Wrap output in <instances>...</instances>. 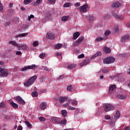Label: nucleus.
Segmentation results:
<instances>
[{
	"label": "nucleus",
	"mask_w": 130,
	"mask_h": 130,
	"mask_svg": "<svg viewBox=\"0 0 130 130\" xmlns=\"http://www.w3.org/2000/svg\"><path fill=\"white\" fill-rule=\"evenodd\" d=\"M37 79V76H33L28 79L26 83H24L25 87H30L31 85L34 84V82Z\"/></svg>",
	"instance_id": "f257e3e1"
},
{
	"label": "nucleus",
	"mask_w": 130,
	"mask_h": 130,
	"mask_svg": "<svg viewBox=\"0 0 130 130\" xmlns=\"http://www.w3.org/2000/svg\"><path fill=\"white\" fill-rule=\"evenodd\" d=\"M114 61H115V58L112 56H109L104 59V63H106V64L112 63Z\"/></svg>",
	"instance_id": "f03ea898"
},
{
	"label": "nucleus",
	"mask_w": 130,
	"mask_h": 130,
	"mask_svg": "<svg viewBox=\"0 0 130 130\" xmlns=\"http://www.w3.org/2000/svg\"><path fill=\"white\" fill-rule=\"evenodd\" d=\"M104 107L105 108V111L106 112H108L115 109V107H114L113 105H110L109 104L104 105Z\"/></svg>",
	"instance_id": "7ed1b4c3"
},
{
	"label": "nucleus",
	"mask_w": 130,
	"mask_h": 130,
	"mask_svg": "<svg viewBox=\"0 0 130 130\" xmlns=\"http://www.w3.org/2000/svg\"><path fill=\"white\" fill-rule=\"evenodd\" d=\"M9 71L4 68H0V77H8Z\"/></svg>",
	"instance_id": "20e7f679"
},
{
	"label": "nucleus",
	"mask_w": 130,
	"mask_h": 130,
	"mask_svg": "<svg viewBox=\"0 0 130 130\" xmlns=\"http://www.w3.org/2000/svg\"><path fill=\"white\" fill-rule=\"evenodd\" d=\"M34 69H37V67L35 64H32L31 66L21 68V71H22V72H25V71H28V70H33Z\"/></svg>",
	"instance_id": "39448f33"
},
{
	"label": "nucleus",
	"mask_w": 130,
	"mask_h": 130,
	"mask_svg": "<svg viewBox=\"0 0 130 130\" xmlns=\"http://www.w3.org/2000/svg\"><path fill=\"white\" fill-rule=\"evenodd\" d=\"M89 6L87 4H84V5L79 7V11L81 13H87V10Z\"/></svg>",
	"instance_id": "423d86ee"
},
{
	"label": "nucleus",
	"mask_w": 130,
	"mask_h": 130,
	"mask_svg": "<svg viewBox=\"0 0 130 130\" xmlns=\"http://www.w3.org/2000/svg\"><path fill=\"white\" fill-rule=\"evenodd\" d=\"M15 100L17 101V102H18V103L19 104H22V105H24L25 103H26L25 101H24V100H23V99H22V98L19 95L16 96Z\"/></svg>",
	"instance_id": "0eeeda50"
},
{
	"label": "nucleus",
	"mask_w": 130,
	"mask_h": 130,
	"mask_svg": "<svg viewBox=\"0 0 130 130\" xmlns=\"http://www.w3.org/2000/svg\"><path fill=\"white\" fill-rule=\"evenodd\" d=\"M84 40V36H81L79 38L78 41L75 42L74 44V46H78L79 44H81Z\"/></svg>",
	"instance_id": "6e6552de"
},
{
	"label": "nucleus",
	"mask_w": 130,
	"mask_h": 130,
	"mask_svg": "<svg viewBox=\"0 0 130 130\" xmlns=\"http://www.w3.org/2000/svg\"><path fill=\"white\" fill-rule=\"evenodd\" d=\"M112 15L114 18L117 19V20H123V15H117L116 13H114V12H112Z\"/></svg>",
	"instance_id": "1a4fd4ad"
},
{
	"label": "nucleus",
	"mask_w": 130,
	"mask_h": 130,
	"mask_svg": "<svg viewBox=\"0 0 130 130\" xmlns=\"http://www.w3.org/2000/svg\"><path fill=\"white\" fill-rule=\"evenodd\" d=\"M47 38L48 39H54L55 38V36L54 35V34L52 32H48L47 34Z\"/></svg>",
	"instance_id": "9d476101"
},
{
	"label": "nucleus",
	"mask_w": 130,
	"mask_h": 130,
	"mask_svg": "<svg viewBox=\"0 0 130 130\" xmlns=\"http://www.w3.org/2000/svg\"><path fill=\"white\" fill-rule=\"evenodd\" d=\"M49 20H51V14L48 13L45 17V19L42 20L43 22H47V21H49Z\"/></svg>",
	"instance_id": "9b49d317"
},
{
	"label": "nucleus",
	"mask_w": 130,
	"mask_h": 130,
	"mask_svg": "<svg viewBox=\"0 0 130 130\" xmlns=\"http://www.w3.org/2000/svg\"><path fill=\"white\" fill-rule=\"evenodd\" d=\"M121 6V3H119V2H117L113 3L112 7L114 9H117V8H119Z\"/></svg>",
	"instance_id": "f8f14e48"
},
{
	"label": "nucleus",
	"mask_w": 130,
	"mask_h": 130,
	"mask_svg": "<svg viewBox=\"0 0 130 130\" xmlns=\"http://www.w3.org/2000/svg\"><path fill=\"white\" fill-rule=\"evenodd\" d=\"M115 89H116V85H111L109 88V93H112V92H113V91H114Z\"/></svg>",
	"instance_id": "ddd939ff"
},
{
	"label": "nucleus",
	"mask_w": 130,
	"mask_h": 130,
	"mask_svg": "<svg viewBox=\"0 0 130 130\" xmlns=\"http://www.w3.org/2000/svg\"><path fill=\"white\" fill-rule=\"evenodd\" d=\"M117 97L118 98V99H122V100L126 99V95L125 94H119L117 95Z\"/></svg>",
	"instance_id": "4468645a"
},
{
	"label": "nucleus",
	"mask_w": 130,
	"mask_h": 130,
	"mask_svg": "<svg viewBox=\"0 0 130 130\" xmlns=\"http://www.w3.org/2000/svg\"><path fill=\"white\" fill-rule=\"evenodd\" d=\"M103 50L106 54H108L110 53V52H111V50L110 49V48H108L107 47H104L103 48Z\"/></svg>",
	"instance_id": "2eb2a0df"
},
{
	"label": "nucleus",
	"mask_w": 130,
	"mask_h": 130,
	"mask_svg": "<svg viewBox=\"0 0 130 130\" xmlns=\"http://www.w3.org/2000/svg\"><path fill=\"white\" fill-rule=\"evenodd\" d=\"M66 101H68V98L60 96L59 98V103H63V102H66Z\"/></svg>",
	"instance_id": "dca6fc26"
},
{
	"label": "nucleus",
	"mask_w": 130,
	"mask_h": 130,
	"mask_svg": "<svg viewBox=\"0 0 130 130\" xmlns=\"http://www.w3.org/2000/svg\"><path fill=\"white\" fill-rule=\"evenodd\" d=\"M46 103L43 102L41 104L40 106V108H41V109H42V110H44L45 109H46Z\"/></svg>",
	"instance_id": "f3484780"
},
{
	"label": "nucleus",
	"mask_w": 130,
	"mask_h": 130,
	"mask_svg": "<svg viewBox=\"0 0 130 130\" xmlns=\"http://www.w3.org/2000/svg\"><path fill=\"white\" fill-rule=\"evenodd\" d=\"M52 121L54 122H55L57 124H59L60 123V121L59 120V118L54 117L52 118Z\"/></svg>",
	"instance_id": "a211bd4d"
},
{
	"label": "nucleus",
	"mask_w": 130,
	"mask_h": 130,
	"mask_svg": "<svg viewBox=\"0 0 130 130\" xmlns=\"http://www.w3.org/2000/svg\"><path fill=\"white\" fill-rule=\"evenodd\" d=\"M130 39V36L128 35H126L124 37H123L121 40L122 42H125V40H127Z\"/></svg>",
	"instance_id": "6ab92c4d"
},
{
	"label": "nucleus",
	"mask_w": 130,
	"mask_h": 130,
	"mask_svg": "<svg viewBox=\"0 0 130 130\" xmlns=\"http://www.w3.org/2000/svg\"><path fill=\"white\" fill-rule=\"evenodd\" d=\"M120 117V113L119 112V111H117V112H116V113L114 115V118H115V119H118V118H119Z\"/></svg>",
	"instance_id": "aec40b11"
},
{
	"label": "nucleus",
	"mask_w": 130,
	"mask_h": 130,
	"mask_svg": "<svg viewBox=\"0 0 130 130\" xmlns=\"http://www.w3.org/2000/svg\"><path fill=\"white\" fill-rule=\"evenodd\" d=\"M102 55V52L99 51L96 54H95L93 56L91 57V59H93V58H95V57H97V56H100Z\"/></svg>",
	"instance_id": "412c9836"
},
{
	"label": "nucleus",
	"mask_w": 130,
	"mask_h": 130,
	"mask_svg": "<svg viewBox=\"0 0 130 130\" xmlns=\"http://www.w3.org/2000/svg\"><path fill=\"white\" fill-rule=\"evenodd\" d=\"M10 105H11V106H12V107L14 108L15 109H18V107L19 106L17 104L15 103L14 102H11Z\"/></svg>",
	"instance_id": "4be33fe9"
},
{
	"label": "nucleus",
	"mask_w": 130,
	"mask_h": 130,
	"mask_svg": "<svg viewBox=\"0 0 130 130\" xmlns=\"http://www.w3.org/2000/svg\"><path fill=\"white\" fill-rule=\"evenodd\" d=\"M22 48L23 50H25V49H27V45L25 44H22L20 46H18V50H20Z\"/></svg>",
	"instance_id": "5701e85b"
},
{
	"label": "nucleus",
	"mask_w": 130,
	"mask_h": 130,
	"mask_svg": "<svg viewBox=\"0 0 130 130\" xmlns=\"http://www.w3.org/2000/svg\"><path fill=\"white\" fill-rule=\"evenodd\" d=\"M9 44H12L13 46H17V47H19V45H18V43L16 41H11L9 42Z\"/></svg>",
	"instance_id": "b1692460"
},
{
	"label": "nucleus",
	"mask_w": 130,
	"mask_h": 130,
	"mask_svg": "<svg viewBox=\"0 0 130 130\" xmlns=\"http://www.w3.org/2000/svg\"><path fill=\"white\" fill-rule=\"evenodd\" d=\"M80 32H75L73 35V39H77V38H78V37H79V36H80Z\"/></svg>",
	"instance_id": "393cba45"
},
{
	"label": "nucleus",
	"mask_w": 130,
	"mask_h": 130,
	"mask_svg": "<svg viewBox=\"0 0 130 130\" xmlns=\"http://www.w3.org/2000/svg\"><path fill=\"white\" fill-rule=\"evenodd\" d=\"M102 40H106V39L105 37L103 38L98 37L95 39V41H97L98 42H99V41H102Z\"/></svg>",
	"instance_id": "a878e982"
},
{
	"label": "nucleus",
	"mask_w": 130,
	"mask_h": 130,
	"mask_svg": "<svg viewBox=\"0 0 130 130\" xmlns=\"http://www.w3.org/2000/svg\"><path fill=\"white\" fill-rule=\"evenodd\" d=\"M62 46V44L58 43L55 45V48H56V49H60V48H61Z\"/></svg>",
	"instance_id": "bb28decb"
},
{
	"label": "nucleus",
	"mask_w": 130,
	"mask_h": 130,
	"mask_svg": "<svg viewBox=\"0 0 130 130\" xmlns=\"http://www.w3.org/2000/svg\"><path fill=\"white\" fill-rule=\"evenodd\" d=\"M76 67V64H71L68 66V69H69V70H72V69H75Z\"/></svg>",
	"instance_id": "cd10ccee"
},
{
	"label": "nucleus",
	"mask_w": 130,
	"mask_h": 130,
	"mask_svg": "<svg viewBox=\"0 0 130 130\" xmlns=\"http://www.w3.org/2000/svg\"><path fill=\"white\" fill-rule=\"evenodd\" d=\"M28 35V33H23L18 35L16 37H26Z\"/></svg>",
	"instance_id": "c85d7f7f"
},
{
	"label": "nucleus",
	"mask_w": 130,
	"mask_h": 130,
	"mask_svg": "<svg viewBox=\"0 0 130 130\" xmlns=\"http://www.w3.org/2000/svg\"><path fill=\"white\" fill-rule=\"evenodd\" d=\"M42 3V0H37V1L34 4V5L35 7H37L38 5H40V4H41Z\"/></svg>",
	"instance_id": "c756f323"
},
{
	"label": "nucleus",
	"mask_w": 130,
	"mask_h": 130,
	"mask_svg": "<svg viewBox=\"0 0 130 130\" xmlns=\"http://www.w3.org/2000/svg\"><path fill=\"white\" fill-rule=\"evenodd\" d=\"M31 95L32 97H37L38 96V92L36 90H35L32 92Z\"/></svg>",
	"instance_id": "7c9ffc66"
},
{
	"label": "nucleus",
	"mask_w": 130,
	"mask_h": 130,
	"mask_svg": "<svg viewBox=\"0 0 130 130\" xmlns=\"http://www.w3.org/2000/svg\"><path fill=\"white\" fill-rule=\"evenodd\" d=\"M69 16H63L61 18L62 21H64V22L68 21V20H69Z\"/></svg>",
	"instance_id": "2f4dec72"
},
{
	"label": "nucleus",
	"mask_w": 130,
	"mask_h": 130,
	"mask_svg": "<svg viewBox=\"0 0 130 130\" xmlns=\"http://www.w3.org/2000/svg\"><path fill=\"white\" fill-rule=\"evenodd\" d=\"M61 113L64 117H66V116H67L68 114V112H67V111H66V110H62Z\"/></svg>",
	"instance_id": "473e14b6"
},
{
	"label": "nucleus",
	"mask_w": 130,
	"mask_h": 130,
	"mask_svg": "<svg viewBox=\"0 0 130 130\" xmlns=\"http://www.w3.org/2000/svg\"><path fill=\"white\" fill-rule=\"evenodd\" d=\"M72 6V3H66L65 4H64L63 7L64 8H69Z\"/></svg>",
	"instance_id": "72a5a7b5"
},
{
	"label": "nucleus",
	"mask_w": 130,
	"mask_h": 130,
	"mask_svg": "<svg viewBox=\"0 0 130 130\" xmlns=\"http://www.w3.org/2000/svg\"><path fill=\"white\" fill-rule=\"evenodd\" d=\"M33 0H24L23 3L24 5H28V4H30V3H32Z\"/></svg>",
	"instance_id": "f704fd0d"
},
{
	"label": "nucleus",
	"mask_w": 130,
	"mask_h": 130,
	"mask_svg": "<svg viewBox=\"0 0 130 130\" xmlns=\"http://www.w3.org/2000/svg\"><path fill=\"white\" fill-rule=\"evenodd\" d=\"M111 34V31L110 30H106L105 32L104 35L105 36H109L110 34Z\"/></svg>",
	"instance_id": "c9c22d12"
},
{
	"label": "nucleus",
	"mask_w": 130,
	"mask_h": 130,
	"mask_svg": "<svg viewBox=\"0 0 130 130\" xmlns=\"http://www.w3.org/2000/svg\"><path fill=\"white\" fill-rule=\"evenodd\" d=\"M71 104H72V105H78V102L76 100H71Z\"/></svg>",
	"instance_id": "e433bc0d"
},
{
	"label": "nucleus",
	"mask_w": 130,
	"mask_h": 130,
	"mask_svg": "<svg viewBox=\"0 0 130 130\" xmlns=\"http://www.w3.org/2000/svg\"><path fill=\"white\" fill-rule=\"evenodd\" d=\"M25 123L28 127H31L32 126V125L31 124V123H30V122H29V121H25Z\"/></svg>",
	"instance_id": "4c0bfd02"
},
{
	"label": "nucleus",
	"mask_w": 130,
	"mask_h": 130,
	"mask_svg": "<svg viewBox=\"0 0 130 130\" xmlns=\"http://www.w3.org/2000/svg\"><path fill=\"white\" fill-rule=\"evenodd\" d=\"M0 107H1V108H6V104H5L4 102H2L0 104Z\"/></svg>",
	"instance_id": "58836bf2"
},
{
	"label": "nucleus",
	"mask_w": 130,
	"mask_h": 130,
	"mask_svg": "<svg viewBox=\"0 0 130 130\" xmlns=\"http://www.w3.org/2000/svg\"><path fill=\"white\" fill-rule=\"evenodd\" d=\"M60 124L65 125V124H67V120L66 119L62 120V121H60Z\"/></svg>",
	"instance_id": "ea45409f"
},
{
	"label": "nucleus",
	"mask_w": 130,
	"mask_h": 130,
	"mask_svg": "<svg viewBox=\"0 0 130 130\" xmlns=\"http://www.w3.org/2000/svg\"><path fill=\"white\" fill-rule=\"evenodd\" d=\"M39 44V43H38V42L37 41H35L33 44L32 45L34 46V47H36V46H38V45Z\"/></svg>",
	"instance_id": "a19ab883"
},
{
	"label": "nucleus",
	"mask_w": 130,
	"mask_h": 130,
	"mask_svg": "<svg viewBox=\"0 0 130 130\" xmlns=\"http://www.w3.org/2000/svg\"><path fill=\"white\" fill-rule=\"evenodd\" d=\"M102 72L104 73H108V72H109V69L104 68L102 69Z\"/></svg>",
	"instance_id": "79ce46f5"
},
{
	"label": "nucleus",
	"mask_w": 130,
	"mask_h": 130,
	"mask_svg": "<svg viewBox=\"0 0 130 130\" xmlns=\"http://www.w3.org/2000/svg\"><path fill=\"white\" fill-rule=\"evenodd\" d=\"M39 120H40V121H45L46 119L44 117H41L39 118Z\"/></svg>",
	"instance_id": "37998d69"
},
{
	"label": "nucleus",
	"mask_w": 130,
	"mask_h": 130,
	"mask_svg": "<svg viewBox=\"0 0 130 130\" xmlns=\"http://www.w3.org/2000/svg\"><path fill=\"white\" fill-rule=\"evenodd\" d=\"M115 33H118L119 32V27L116 26L115 27Z\"/></svg>",
	"instance_id": "c03bdc74"
},
{
	"label": "nucleus",
	"mask_w": 130,
	"mask_h": 130,
	"mask_svg": "<svg viewBox=\"0 0 130 130\" xmlns=\"http://www.w3.org/2000/svg\"><path fill=\"white\" fill-rule=\"evenodd\" d=\"M9 25H11V21H9L5 22V26L6 27H7Z\"/></svg>",
	"instance_id": "a18cd8bd"
},
{
	"label": "nucleus",
	"mask_w": 130,
	"mask_h": 130,
	"mask_svg": "<svg viewBox=\"0 0 130 130\" xmlns=\"http://www.w3.org/2000/svg\"><path fill=\"white\" fill-rule=\"evenodd\" d=\"M68 110H75L76 108H75V107H74L70 106V107H68Z\"/></svg>",
	"instance_id": "49530a36"
},
{
	"label": "nucleus",
	"mask_w": 130,
	"mask_h": 130,
	"mask_svg": "<svg viewBox=\"0 0 130 130\" xmlns=\"http://www.w3.org/2000/svg\"><path fill=\"white\" fill-rule=\"evenodd\" d=\"M40 81H41V82H45V77H44L43 76L41 77Z\"/></svg>",
	"instance_id": "de8ad7c7"
},
{
	"label": "nucleus",
	"mask_w": 130,
	"mask_h": 130,
	"mask_svg": "<svg viewBox=\"0 0 130 130\" xmlns=\"http://www.w3.org/2000/svg\"><path fill=\"white\" fill-rule=\"evenodd\" d=\"M44 56H45V53L40 54L39 55V57H40V58H43V57H44Z\"/></svg>",
	"instance_id": "09e8293b"
},
{
	"label": "nucleus",
	"mask_w": 130,
	"mask_h": 130,
	"mask_svg": "<svg viewBox=\"0 0 130 130\" xmlns=\"http://www.w3.org/2000/svg\"><path fill=\"white\" fill-rule=\"evenodd\" d=\"M83 57H85L84 54H81L78 56V58H83Z\"/></svg>",
	"instance_id": "8fccbe9b"
},
{
	"label": "nucleus",
	"mask_w": 130,
	"mask_h": 130,
	"mask_svg": "<svg viewBox=\"0 0 130 130\" xmlns=\"http://www.w3.org/2000/svg\"><path fill=\"white\" fill-rule=\"evenodd\" d=\"M17 55H21L22 54V52L17 51L16 53Z\"/></svg>",
	"instance_id": "3c124183"
},
{
	"label": "nucleus",
	"mask_w": 130,
	"mask_h": 130,
	"mask_svg": "<svg viewBox=\"0 0 130 130\" xmlns=\"http://www.w3.org/2000/svg\"><path fill=\"white\" fill-rule=\"evenodd\" d=\"M105 118H106V119L108 120V119H110L111 117H110V116H108L107 115H106L105 116Z\"/></svg>",
	"instance_id": "603ef678"
},
{
	"label": "nucleus",
	"mask_w": 130,
	"mask_h": 130,
	"mask_svg": "<svg viewBox=\"0 0 130 130\" xmlns=\"http://www.w3.org/2000/svg\"><path fill=\"white\" fill-rule=\"evenodd\" d=\"M49 4H53L55 3V0H48Z\"/></svg>",
	"instance_id": "864d4df0"
},
{
	"label": "nucleus",
	"mask_w": 130,
	"mask_h": 130,
	"mask_svg": "<svg viewBox=\"0 0 130 130\" xmlns=\"http://www.w3.org/2000/svg\"><path fill=\"white\" fill-rule=\"evenodd\" d=\"M67 90L68 91H71L72 90V85H70L67 87Z\"/></svg>",
	"instance_id": "5fc2aeb1"
},
{
	"label": "nucleus",
	"mask_w": 130,
	"mask_h": 130,
	"mask_svg": "<svg viewBox=\"0 0 130 130\" xmlns=\"http://www.w3.org/2000/svg\"><path fill=\"white\" fill-rule=\"evenodd\" d=\"M81 6V4L80 3H76L75 4V7H80Z\"/></svg>",
	"instance_id": "6e6d98bb"
},
{
	"label": "nucleus",
	"mask_w": 130,
	"mask_h": 130,
	"mask_svg": "<svg viewBox=\"0 0 130 130\" xmlns=\"http://www.w3.org/2000/svg\"><path fill=\"white\" fill-rule=\"evenodd\" d=\"M64 78V76L61 75L58 78V80H61V79H63Z\"/></svg>",
	"instance_id": "4d7b16f0"
},
{
	"label": "nucleus",
	"mask_w": 130,
	"mask_h": 130,
	"mask_svg": "<svg viewBox=\"0 0 130 130\" xmlns=\"http://www.w3.org/2000/svg\"><path fill=\"white\" fill-rule=\"evenodd\" d=\"M22 129H23V127H22V126L19 125L18 126L17 130H22Z\"/></svg>",
	"instance_id": "13d9d810"
},
{
	"label": "nucleus",
	"mask_w": 130,
	"mask_h": 130,
	"mask_svg": "<svg viewBox=\"0 0 130 130\" xmlns=\"http://www.w3.org/2000/svg\"><path fill=\"white\" fill-rule=\"evenodd\" d=\"M89 21H94V17L90 16L89 17Z\"/></svg>",
	"instance_id": "bf43d9fd"
},
{
	"label": "nucleus",
	"mask_w": 130,
	"mask_h": 130,
	"mask_svg": "<svg viewBox=\"0 0 130 130\" xmlns=\"http://www.w3.org/2000/svg\"><path fill=\"white\" fill-rule=\"evenodd\" d=\"M83 62V63H85V65H86V64H88V60H84Z\"/></svg>",
	"instance_id": "052dcab7"
},
{
	"label": "nucleus",
	"mask_w": 130,
	"mask_h": 130,
	"mask_svg": "<svg viewBox=\"0 0 130 130\" xmlns=\"http://www.w3.org/2000/svg\"><path fill=\"white\" fill-rule=\"evenodd\" d=\"M56 56H60V55H61V53L58 52V53H56Z\"/></svg>",
	"instance_id": "680f3d73"
},
{
	"label": "nucleus",
	"mask_w": 130,
	"mask_h": 130,
	"mask_svg": "<svg viewBox=\"0 0 130 130\" xmlns=\"http://www.w3.org/2000/svg\"><path fill=\"white\" fill-rule=\"evenodd\" d=\"M2 117H3V118H7V117H8V115H2Z\"/></svg>",
	"instance_id": "e2e57ef3"
},
{
	"label": "nucleus",
	"mask_w": 130,
	"mask_h": 130,
	"mask_svg": "<svg viewBox=\"0 0 130 130\" xmlns=\"http://www.w3.org/2000/svg\"><path fill=\"white\" fill-rule=\"evenodd\" d=\"M69 105H70V104H69V103H67V104H64L63 106H64V107H68V106H69Z\"/></svg>",
	"instance_id": "0e129e2a"
},
{
	"label": "nucleus",
	"mask_w": 130,
	"mask_h": 130,
	"mask_svg": "<svg viewBox=\"0 0 130 130\" xmlns=\"http://www.w3.org/2000/svg\"><path fill=\"white\" fill-rule=\"evenodd\" d=\"M20 9L22 10V11H25V10H26V9L23 7H21Z\"/></svg>",
	"instance_id": "69168bd1"
},
{
	"label": "nucleus",
	"mask_w": 130,
	"mask_h": 130,
	"mask_svg": "<svg viewBox=\"0 0 130 130\" xmlns=\"http://www.w3.org/2000/svg\"><path fill=\"white\" fill-rule=\"evenodd\" d=\"M124 130H130V127L129 126H127L126 127Z\"/></svg>",
	"instance_id": "338daca9"
},
{
	"label": "nucleus",
	"mask_w": 130,
	"mask_h": 130,
	"mask_svg": "<svg viewBox=\"0 0 130 130\" xmlns=\"http://www.w3.org/2000/svg\"><path fill=\"white\" fill-rule=\"evenodd\" d=\"M126 26L127 27H130V22H128L126 24Z\"/></svg>",
	"instance_id": "774afa93"
}]
</instances>
